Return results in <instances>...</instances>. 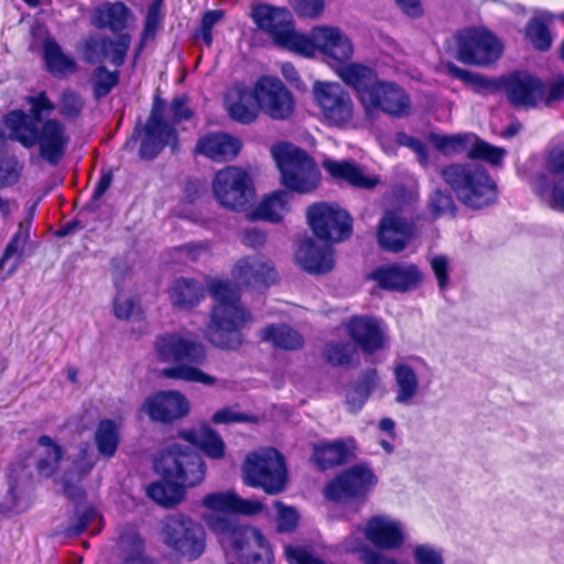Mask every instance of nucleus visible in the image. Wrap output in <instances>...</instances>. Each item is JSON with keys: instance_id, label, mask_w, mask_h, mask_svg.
<instances>
[{"instance_id": "39", "label": "nucleus", "mask_w": 564, "mask_h": 564, "mask_svg": "<svg viewBox=\"0 0 564 564\" xmlns=\"http://www.w3.org/2000/svg\"><path fill=\"white\" fill-rule=\"evenodd\" d=\"M43 56L48 72L54 76H65L75 70L74 59L64 54L61 46L52 39L44 42Z\"/></svg>"}, {"instance_id": "52", "label": "nucleus", "mask_w": 564, "mask_h": 564, "mask_svg": "<svg viewBox=\"0 0 564 564\" xmlns=\"http://www.w3.org/2000/svg\"><path fill=\"white\" fill-rule=\"evenodd\" d=\"M99 519L98 512L91 508L87 507L83 510H77L74 518L69 520V524L64 530V533L67 536H75L84 532V530L95 521Z\"/></svg>"}, {"instance_id": "25", "label": "nucleus", "mask_w": 564, "mask_h": 564, "mask_svg": "<svg viewBox=\"0 0 564 564\" xmlns=\"http://www.w3.org/2000/svg\"><path fill=\"white\" fill-rule=\"evenodd\" d=\"M369 276L382 289L401 292L415 289L422 279L416 265L399 263L380 267Z\"/></svg>"}, {"instance_id": "58", "label": "nucleus", "mask_w": 564, "mask_h": 564, "mask_svg": "<svg viewBox=\"0 0 564 564\" xmlns=\"http://www.w3.org/2000/svg\"><path fill=\"white\" fill-rule=\"evenodd\" d=\"M413 557L416 564H444L442 551L427 544L417 545Z\"/></svg>"}, {"instance_id": "55", "label": "nucleus", "mask_w": 564, "mask_h": 564, "mask_svg": "<svg viewBox=\"0 0 564 564\" xmlns=\"http://www.w3.org/2000/svg\"><path fill=\"white\" fill-rule=\"evenodd\" d=\"M346 549L350 552H359V560L362 564H400L394 558L389 557L379 551L368 546L359 549L357 545H352L349 541H346Z\"/></svg>"}, {"instance_id": "3", "label": "nucleus", "mask_w": 564, "mask_h": 564, "mask_svg": "<svg viewBox=\"0 0 564 564\" xmlns=\"http://www.w3.org/2000/svg\"><path fill=\"white\" fill-rule=\"evenodd\" d=\"M441 175L456 198L471 209H482L498 198V186L489 172L478 163H455L445 166Z\"/></svg>"}, {"instance_id": "61", "label": "nucleus", "mask_w": 564, "mask_h": 564, "mask_svg": "<svg viewBox=\"0 0 564 564\" xmlns=\"http://www.w3.org/2000/svg\"><path fill=\"white\" fill-rule=\"evenodd\" d=\"M564 98V76L558 75L550 80L547 84L544 83V97L542 104L551 106L555 101H560Z\"/></svg>"}, {"instance_id": "11", "label": "nucleus", "mask_w": 564, "mask_h": 564, "mask_svg": "<svg viewBox=\"0 0 564 564\" xmlns=\"http://www.w3.org/2000/svg\"><path fill=\"white\" fill-rule=\"evenodd\" d=\"M163 540L169 547L188 560L199 557L205 550L203 527L184 514L166 519Z\"/></svg>"}, {"instance_id": "31", "label": "nucleus", "mask_w": 564, "mask_h": 564, "mask_svg": "<svg viewBox=\"0 0 564 564\" xmlns=\"http://www.w3.org/2000/svg\"><path fill=\"white\" fill-rule=\"evenodd\" d=\"M241 148L240 141L226 133H208L202 137L195 152L214 161H229L237 156Z\"/></svg>"}, {"instance_id": "44", "label": "nucleus", "mask_w": 564, "mask_h": 564, "mask_svg": "<svg viewBox=\"0 0 564 564\" xmlns=\"http://www.w3.org/2000/svg\"><path fill=\"white\" fill-rule=\"evenodd\" d=\"M119 547L124 556L122 564H155L143 555V541L132 530L120 535Z\"/></svg>"}, {"instance_id": "7", "label": "nucleus", "mask_w": 564, "mask_h": 564, "mask_svg": "<svg viewBox=\"0 0 564 564\" xmlns=\"http://www.w3.org/2000/svg\"><path fill=\"white\" fill-rule=\"evenodd\" d=\"M245 482L260 487L268 494L283 490L286 468L282 455L274 448H263L247 456L243 465Z\"/></svg>"}, {"instance_id": "54", "label": "nucleus", "mask_w": 564, "mask_h": 564, "mask_svg": "<svg viewBox=\"0 0 564 564\" xmlns=\"http://www.w3.org/2000/svg\"><path fill=\"white\" fill-rule=\"evenodd\" d=\"M430 207L436 216H453L455 212V203L449 193L436 189L430 197Z\"/></svg>"}, {"instance_id": "33", "label": "nucleus", "mask_w": 564, "mask_h": 564, "mask_svg": "<svg viewBox=\"0 0 564 564\" xmlns=\"http://www.w3.org/2000/svg\"><path fill=\"white\" fill-rule=\"evenodd\" d=\"M337 75L348 86L352 87L361 104L365 93H369L379 80L376 72L358 63H344L336 68Z\"/></svg>"}, {"instance_id": "46", "label": "nucleus", "mask_w": 564, "mask_h": 564, "mask_svg": "<svg viewBox=\"0 0 564 564\" xmlns=\"http://www.w3.org/2000/svg\"><path fill=\"white\" fill-rule=\"evenodd\" d=\"M95 442L101 455L112 457L119 444L116 423L111 420L100 421L95 433Z\"/></svg>"}, {"instance_id": "4", "label": "nucleus", "mask_w": 564, "mask_h": 564, "mask_svg": "<svg viewBox=\"0 0 564 564\" xmlns=\"http://www.w3.org/2000/svg\"><path fill=\"white\" fill-rule=\"evenodd\" d=\"M271 153L280 170L282 183L290 191L305 194L317 187L319 172L305 151L282 143L274 145Z\"/></svg>"}, {"instance_id": "30", "label": "nucleus", "mask_w": 564, "mask_h": 564, "mask_svg": "<svg viewBox=\"0 0 564 564\" xmlns=\"http://www.w3.org/2000/svg\"><path fill=\"white\" fill-rule=\"evenodd\" d=\"M295 258L299 264L310 273H325L334 267L333 248L317 246L311 238L301 242Z\"/></svg>"}, {"instance_id": "1", "label": "nucleus", "mask_w": 564, "mask_h": 564, "mask_svg": "<svg viewBox=\"0 0 564 564\" xmlns=\"http://www.w3.org/2000/svg\"><path fill=\"white\" fill-rule=\"evenodd\" d=\"M231 274L235 282L223 279L207 282L208 292L215 301L207 337L212 344L224 349H237L242 343L241 328L252 321L251 313L240 305L238 284L269 286L278 276L272 262L262 256L239 259Z\"/></svg>"}, {"instance_id": "15", "label": "nucleus", "mask_w": 564, "mask_h": 564, "mask_svg": "<svg viewBox=\"0 0 564 564\" xmlns=\"http://www.w3.org/2000/svg\"><path fill=\"white\" fill-rule=\"evenodd\" d=\"M361 106L367 117L379 112L402 118L410 113L411 100L405 90L395 83L378 80L369 93H365Z\"/></svg>"}, {"instance_id": "24", "label": "nucleus", "mask_w": 564, "mask_h": 564, "mask_svg": "<svg viewBox=\"0 0 564 564\" xmlns=\"http://www.w3.org/2000/svg\"><path fill=\"white\" fill-rule=\"evenodd\" d=\"M142 410L153 421L170 422L185 415L189 404L181 392L162 391L148 398Z\"/></svg>"}, {"instance_id": "13", "label": "nucleus", "mask_w": 564, "mask_h": 564, "mask_svg": "<svg viewBox=\"0 0 564 564\" xmlns=\"http://www.w3.org/2000/svg\"><path fill=\"white\" fill-rule=\"evenodd\" d=\"M213 194L223 207L238 210L253 196L251 177L241 167L227 166L215 174Z\"/></svg>"}, {"instance_id": "14", "label": "nucleus", "mask_w": 564, "mask_h": 564, "mask_svg": "<svg viewBox=\"0 0 564 564\" xmlns=\"http://www.w3.org/2000/svg\"><path fill=\"white\" fill-rule=\"evenodd\" d=\"M433 145L444 154H458L466 152L470 159L486 161L492 165H500L506 150L495 147L480 140L474 133H459L453 135L435 134L430 135Z\"/></svg>"}, {"instance_id": "48", "label": "nucleus", "mask_w": 564, "mask_h": 564, "mask_svg": "<svg viewBox=\"0 0 564 564\" xmlns=\"http://www.w3.org/2000/svg\"><path fill=\"white\" fill-rule=\"evenodd\" d=\"M39 445L43 448L42 457L39 460L37 469L43 476H51L62 457L59 446L50 436H41Z\"/></svg>"}, {"instance_id": "28", "label": "nucleus", "mask_w": 564, "mask_h": 564, "mask_svg": "<svg viewBox=\"0 0 564 564\" xmlns=\"http://www.w3.org/2000/svg\"><path fill=\"white\" fill-rule=\"evenodd\" d=\"M356 448L352 437L339 438L332 442H321L313 446V460L319 469H327L346 463Z\"/></svg>"}, {"instance_id": "16", "label": "nucleus", "mask_w": 564, "mask_h": 564, "mask_svg": "<svg viewBox=\"0 0 564 564\" xmlns=\"http://www.w3.org/2000/svg\"><path fill=\"white\" fill-rule=\"evenodd\" d=\"M502 45L484 29H467L457 34V58L464 64L488 65L497 61Z\"/></svg>"}, {"instance_id": "20", "label": "nucleus", "mask_w": 564, "mask_h": 564, "mask_svg": "<svg viewBox=\"0 0 564 564\" xmlns=\"http://www.w3.org/2000/svg\"><path fill=\"white\" fill-rule=\"evenodd\" d=\"M257 91L260 108L272 119H286L293 112V98L280 79L261 77L257 82Z\"/></svg>"}, {"instance_id": "47", "label": "nucleus", "mask_w": 564, "mask_h": 564, "mask_svg": "<svg viewBox=\"0 0 564 564\" xmlns=\"http://www.w3.org/2000/svg\"><path fill=\"white\" fill-rule=\"evenodd\" d=\"M128 8L121 3L106 6L98 11L97 23L101 28L120 31L126 26Z\"/></svg>"}, {"instance_id": "63", "label": "nucleus", "mask_w": 564, "mask_h": 564, "mask_svg": "<svg viewBox=\"0 0 564 564\" xmlns=\"http://www.w3.org/2000/svg\"><path fill=\"white\" fill-rule=\"evenodd\" d=\"M221 18L223 12L220 10H212L203 15L198 36L207 46L213 42V28Z\"/></svg>"}, {"instance_id": "32", "label": "nucleus", "mask_w": 564, "mask_h": 564, "mask_svg": "<svg viewBox=\"0 0 564 564\" xmlns=\"http://www.w3.org/2000/svg\"><path fill=\"white\" fill-rule=\"evenodd\" d=\"M323 166L334 178L345 181L355 187L372 188L379 183L376 176L366 175L362 170L351 161L326 159L323 162Z\"/></svg>"}, {"instance_id": "18", "label": "nucleus", "mask_w": 564, "mask_h": 564, "mask_svg": "<svg viewBox=\"0 0 564 564\" xmlns=\"http://www.w3.org/2000/svg\"><path fill=\"white\" fill-rule=\"evenodd\" d=\"M164 104L156 100L145 124V134L141 142L140 155L143 159L155 158L164 147L175 149L177 134L173 126L163 119Z\"/></svg>"}, {"instance_id": "60", "label": "nucleus", "mask_w": 564, "mask_h": 564, "mask_svg": "<svg viewBox=\"0 0 564 564\" xmlns=\"http://www.w3.org/2000/svg\"><path fill=\"white\" fill-rule=\"evenodd\" d=\"M130 41L131 39L128 34H121L117 40H111V46H109L110 55L107 58H109L113 65L120 66L123 64Z\"/></svg>"}, {"instance_id": "5", "label": "nucleus", "mask_w": 564, "mask_h": 564, "mask_svg": "<svg viewBox=\"0 0 564 564\" xmlns=\"http://www.w3.org/2000/svg\"><path fill=\"white\" fill-rule=\"evenodd\" d=\"M208 527L219 535L224 549L241 551L245 544L258 550L247 558L248 564H273V553L265 538L256 528L241 527L225 516L215 514L207 519Z\"/></svg>"}, {"instance_id": "22", "label": "nucleus", "mask_w": 564, "mask_h": 564, "mask_svg": "<svg viewBox=\"0 0 564 564\" xmlns=\"http://www.w3.org/2000/svg\"><path fill=\"white\" fill-rule=\"evenodd\" d=\"M364 532L367 540L381 550L399 549L405 540L404 524L386 514L371 517Z\"/></svg>"}, {"instance_id": "53", "label": "nucleus", "mask_w": 564, "mask_h": 564, "mask_svg": "<svg viewBox=\"0 0 564 564\" xmlns=\"http://www.w3.org/2000/svg\"><path fill=\"white\" fill-rule=\"evenodd\" d=\"M210 243L208 241L189 242L175 249L177 257L182 261L195 262L210 254Z\"/></svg>"}, {"instance_id": "59", "label": "nucleus", "mask_w": 564, "mask_h": 564, "mask_svg": "<svg viewBox=\"0 0 564 564\" xmlns=\"http://www.w3.org/2000/svg\"><path fill=\"white\" fill-rule=\"evenodd\" d=\"M447 69L452 76L463 80L466 84L474 85L480 89H485L490 86L489 80L486 79L485 77H482L478 74L471 73L467 69L460 68L454 64H449L447 66Z\"/></svg>"}, {"instance_id": "37", "label": "nucleus", "mask_w": 564, "mask_h": 564, "mask_svg": "<svg viewBox=\"0 0 564 564\" xmlns=\"http://www.w3.org/2000/svg\"><path fill=\"white\" fill-rule=\"evenodd\" d=\"M292 194L289 191L280 189L265 196L256 209L258 218L279 223L290 210Z\"/></svg>"}, {"instance_id": "29", "label": "nucleus", "mask_w": 564, "mask_h": 564, "mask_svg": "<svg viewBox=\"0 0 564 564\" xmlns=\"http://www.w3.org/2000/svg\"><path fill=\"white\" fill-rule=\"evenodd\" d=\"M203 506L213 511L245 516L256 514L262 509V505L258 500L241 499L230 490L206 495Z\"/></svg>"}, {"instance_id": "21", "label": "nucleus", "mask_w": 564, "mask_h": 564, "mask_svg": "<svg viewBox=\"0 0 564 564\" xmlns=\"http://www.w3.org/2000/svg\"><path fill=\"white\" fill-rule=\"evenodd\" d=\"M350 338L362 351L372 354L384 348L387 332L384 324L371 316H352L346 323Z\"/></svg>"}, {"instance_id": "12", "label": "nucleus", "mask_w": 564, "mask_h": 564, "mask_svg": "<svg viewBox=\"0 0 564 564\" xmlns=\"http://www.w3.org/2000/svg\"><path fill=\"white\" fill-rule=\"evenodd\" d=\"M306 218L314 235L321 240L339 242L351 234L350 216L335 204H312L307 207Z\"/></svg>"}, {"instance_id": "34", "label": "nucleus", "mask_w": 564, "mask_h": 564, "mask_svg": "<svg viewBox=\"0 0 564 564\" xmlns=\"http://www.w3.org/2000/svg\"><path fill=\"white\" fill-rule=\"evenodd\" d=\"M394 401L401 405H413L420 391V380L415 370L408 364H398L393 371Z\"/></svg>"}, {"instance_id": "2", "label": "nucleus", "mask_w": 564, "mask_h": 564, "mask_svg": "<svg viewBox=\"0 0 564 564\" xmlns=\"http://www.w3.org/2000/svg\"><path fill=\"white\" fill-rule=\"evenodd\" d=\"M155 352L164 362H176L177 366L164 368L161 375L169 379L198 382L204 386H213L216 378L202 371L189 364H202L206 358L205 347L178 333L161 335L155 340Z\"/></svg>"}, {"instance_id": "8", "label": "nucleus", "mask_w": 564, "mask_h": 564, "mask_svg": "<svg viewBox=\"0 0 564 564\" xmlns=\"http://www.w3.org/2000/svg\"><path fill=\"white\" fill-rule=\"evenodd\" d=\"M304 41L305 50L302 46L297 47V54L310 57L318 51L335 68L350 61L354 54L351 40L337 26H315L308 36L304 35Z\"/></svg>"}, {"instance_id": "57", "label": "nucleus", "mask_w": 564, "mask_h": 564, "mask_svg": "<svg viewBox=\"0 0 564 564\" xmlns=\"http://www.w3.org/2000/svg\"><path fill=\"white\" fill-rule=\"evenodd\" d=\"M274 507L278 511V530L280 532L294 530L299 520L296 510L291 507H285L279 501L274 502Z\"/></svg>"}, {"instance_id": "62", "label": "nucleus", "mask_w": 564, "mask_h": 564, "mask_svg": "<svg viewBox=\"0 0 564 564\" xmlns=\"http://www.w3.org/2000/svg\"><path fill=\"white\" fill-rule=\"evenodd\" d=\"M430 264L437 280L438 288L444 290L448 284L449 260L446 256L437 254L430 259Z\"/></svg>"}, {"instance_id": "9", "label": "nucleus", "mask_w": 564, "mask_h": 564, "mask_svg": "<svg viewBox=\"0 0 564 564\" xmlns=\"http://www.w3.org/2000/svg\"><path fill=\"white\" fill-rule=\"evenodd\" d=\"M252 19L257 26L268 33L279 46L295 53L300 46L305 50L304 34L295 31L289 10L260 4L253 9Z\"/></svg>"}, {"instance_id": "51", "label": "nucleus", "mask_w": 564, "mask_h": 564, "mask_svg": "<svg viewBox=\"0 0 564 564\" xmlns=\"http://www.w3.org/2000/svg\"><path fill=\"white\" fill-rule=\"evenodd\" d=\"M111 46V40L105 36H93L85 42V59L89 63H99L106 59Z\"/></svg>"}, {"instance_id": "42", "label": "nucleus", "mask_w": 564, "mask_h": 564, "mask_svg": "<svg viewBox=\"0 0 564 564\" xmlns=\"http://www.w3.org/2000/svg\"><path fill=\"white\" fill-rule=\"evenodd\" d=\"M323 357L333 367H348L358 361V351L351 343L329 340L324 346Z\"/></svg>"}, {"instance_id": "56", "label": "nucleus", "mask_w": 564, "mask_h": 564, "mask_svg": "<svg viewBox=\"0 0 564 564\" xmlns=\"http://www.w3.org/2000/svg\"><path fill=\"white\" fill-rule=\"evenodd\" d=\"M59 106L61 113L63 116L67 118H75L80 113L84 107V100L77 93L68 89L63 91L59 99Z\"/></svg>"}, {"instance_id": "23", "label": "nucleus", "mask_w": 564, "mask_h": 564, "mask_svg": "<svg viewBox=\"0 0 564 564\" xmlns=\"http://www.w3.org/2000/svg\"><path fill=\"white\" fill-rule=\"evenodd\" d=\"M415 237V229L411 223L395 212H387L380 220L378 228L379 245L391 252L402 251Z\"/></svg>"}, {"instance_id": "49", "label": "nucleus", "mask_w": 564, "mask_h": 564, "mask_svg": "<svg viewBox=\"0 0 564 564\" xmlns=\"http://www.w3.org/2000/svg\"><path fill=\"white\" fill-rule=\"evenodd\" d=\"M119 72H109L105 66H99L91 75V84L96 98L107 96L118 84Z\"/></svg>"}, {"instance_id": "6", "label": "nucleus", "mask_w": 564, "mask_h": 564, "mask_svg": "<svg viewBox=\"0 0 564 564\" xmlns=\"http://www.w3.org/2000/svg\"><path fill=\"white\" fill-rule=\"evenodd\" d=\"M312 94L325 124L339 129L354 127L356 106L343 85L316 80Z\"/></svg>"}, {"instance_id": "40", "label": "nucleus", "mask_w": 564, "mask_h": 564, "mask_svg": "<svg viewBox=\"0 0 564 564\" xmlns=\"http://www.w3.org/2000/svg\"><path fill=\"white\" fill-rule=\"evenodd\" d=\"M186 440L199 447L208 457L219 459L225 454V443L210 427H202L186 433Z\"/></svg>"}, {"instance_id": "43", "label": "nucleus", "mask_w": 564, "mask_h": 564, "mask_svg": "<svg viewBox=\"0 0 564 564\" xmlns=\"http://www.w3.org/2000/svg\"><path fill=\"white\" fill-rule=\"evenodd\" d=\"M35 205H32L28 217L21 221L18 226V230L13 235V237L10 239L9 243L7 245L3 254L0 259V268L2 269L4 267V263L13 258H20L24 246L26 245L29 237H30V229L32 224V218L34 215Z\"/></svg>"}, {"instance_id": "19", "label": "nucleus", "mask_w": 564, "mask_h": 564, "mask_svg": "<svg viewBox=\"0 0 564 564\" xmlns=\"http://www.w3.org/2000/svg\"><path fill=\"white\" fill-rule=\"evenodd\" d=\"M508 101L519 109H533L542 104L544 82L528 73H513L502 79Z\"/></svg>"}, {"instance_id": "64", "label": "nucleus", "mask_w": 564, "mask_h": 564, "mask_svg": "<svg viewBox=\"0 0 564 564\" xmlns=\"http://www.w3.org/2000/svg\"><path fill=\"white\" fill-rule=\"evenodd\" d=\"M285 556L290 564H325L319 557L303 547L285 546Z\"/></svg>"}, {"instance_id": "36", "label": "nucleus", "mask_w": 564, "mask_h": 564, "mask_svg": "<svg viewBox=\"0 0 564 564\" xmlns=\"http://www.w3.org/2000/svg\"><path fill=\"white\" fill-rule=\"evenodd\" d=\"M205 295L204 286L194 279L178 278L170 289V297L174 306L189 310L196 306Z\"/></svg>"}, {"instance_id": "45", "label": "nucleus", "mask_w": 564, "mask_h": 564, "mask_svg": "<svg viewBox=\"0 0 564 564\" xmlns=\"http://www.w3.org/2000/svg\"><path fill=\"white\" fill-rule=\"evenodd\" d=\"M10 126L11 139L20 142L25 148H31L37 143L39 131L35 126L28 123L22 112H12L7 118Z\"/></svg>"}, {"instance_id": "10", "label": "nucleus", "mask_w": 564, "mask_h": 564, "mask_svg": "<svg viewBox=\"0 0 564 564\" xmlns=\"http://www.w3.org/2000/svg\"><path fill=\"white\" fill-rule=\"evenodd\" d=\"M158 473L174 478L184 487L198 485L205 478V464L192 447L184 449L174 445L167 453L163 454L155 463Z\"/></svg>"}, {"instance_id": "38", "label": "nucleus", "mask_w": 564, "mask_h": 564, "mask_svg": "<svg viewBox=\"0 0 564 564\" xmlns=\"http://www.w3.org/2000/svg\"><path fill=\"white\" fill-rule=\"evenodd\" d=\"M148 495L161 506L173 507L183 499L184 486L174 478L163 475L161 481L149 486Z\"/></svg>"}, {"instance_id": "41", "label": "nucleus", "mask_w": 564, "mask_h": 564, "mask_svg": "<svg viewBox=\"0 0 564 564\" xmlns=\"http://www.w3.org/2000/svg\"><path fill=\"white\" fill-rule=\"evenodd\" d=\"M378 383L376 370L366 371L347 392V405L351 412L361 410Z\"/></svg>"}, {"instance_id": "27", "label": "nucleus", "mask_w": 564, "mask_h": 564, "mask_svg": "<svg viewBox=\"0 0 564 564\" xmlns=\"http://www.w3.org/2000/svg\"><path fill=\"white\" fill-rule=\"evenodd\" d=\"M68 138L64 126L56 119L46 120L39 132L37 143L41 156L51 164H56L63 156Z\"/></svg>"}, {"instance_id": "50", "label": "nucleus", "mask_w": 564, "mask_h": 564, "mask_svg": "<svg viewBox=\"0 0 564 564\" xmlns=\"http://www.w3.org/2000/svg\"><path fill=\"white\" fill-rule=\"evenodd\" d=\"M527 39L540 51H546L551 46V35L547 28L538 18L530 20L525 28Z\"/></svg>"}, {"instance_id": "26", "label": "nucleus", "mask_w": 564, "mask_h": 564, "mask_svg": "<svg viewBox=\"0 0 564 564\" xmlns=\"http://www.w3.org/2000/svg\"><path fill=\"white\" fill-rule=\"evenodd\" d=\"M226 107L232 120L243 124L253 122L261 109L258 104L257 85L253 90L242 85L230 88L226 94Z\"/></svg>"}, {"instance_id": "35", "label": "nucleus", "mask_w": 564, "mask_h": 564, "mask_svg": "<svg viewBox=\"0 0 564 564\" xmlns=\"http://www.w3.org/2000/svg\"><path fill=\"white\" fill-rule=\"evenodd\" d=\"M260 338L283 350H299L305 343L303 336L286 324H271L262 328Z\"/></svg>"}, {"instance_id": "17", "label": "nucleus", "mask_w": 564, "mask_h": 564, "mask_svg": "<svg viewBox=\"0 0 564 564\" xmlns=\"http://www.w3.org/2000/svg\"><path fill=\"white\" fill-rule=\"evenodd\" d=\"M377 482L370 467L356 464L332 480L325 488V497L334 501H345L361 497Z\"/></svg>"}]
</instances>
